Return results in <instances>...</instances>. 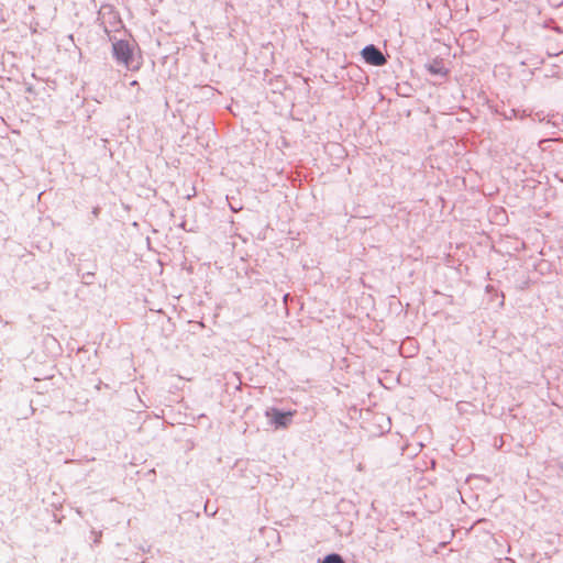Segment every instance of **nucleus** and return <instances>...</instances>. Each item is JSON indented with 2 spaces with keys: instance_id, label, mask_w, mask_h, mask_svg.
Returning a JSON list of instances; mask_svg holds the SVG:
<instances>
[{
  "instance_id": "nucleus-1",
  "label": "nucleus",
  "mask_w": 563,
  "mask_h": 563,
  "mask_svg": "<svg viewBox=\"0 0 563 563\" xmlns=\"http://www.w3.org/2000/svg\"><path fill=\"white\" fill-rule=\"evenodd\" d=\"M112 52L115 59L126 68L133 67V48L126 41H117L112 45Z\"/></svg>"
},
{
  "instance_id": "nucleus-2",
  "label": "nucleus",
  "mask_w": 563,
  "mask_h": 563,
  "mask_svg": "<svg viewBox=\"0 0 563 563\" xmlns=\"http://www.w3.org/2000/svg\"><path fill=\"white\" fill-rule=\"evenodd\" d=\"M364 60L373 66H383L386 64V58L383 53L374 45H367L362 49Z\"/></svg>"
},
{
  "instance_id": "nucleus-3",
  "label": "nucleus",
  "mask_w": 563,
  "mask_h": 563,
  "mask_svg": "<svg viewBox=\"0 0 563 563\" xmlns=\"http://www.w3.org/2000/svg\"><path fill=\"white\" fill-rule=\"evenodd\" d=\"M294 415H295V411L282 412V411L276 410V409H273L271 413H267V416L272 417L274 423L277 427H283V428H286L289 424L290 418Z\"/></svg>"
},
{
  "instance_id": "nucleus-4",
  "label": "nucleus",
  "mask_w": 563,
  "mask_h": 563,
  "mask_svg": "<svg viewBox=\"0 0 563 563\" xmlns=\"http://www.w3.org/2000/svg\"><path fill=\"white\" fill-rule=\"evenodd\" d=\"M322 563H342V560L338 554H330L323 560Z\"/></svg>"
},
{
  "instance_id": "nucleus-5",
  "label": "nucleus",
  "mask_w": 563,
  "mask_h": 563,
  "mask_svg": "<svg viewBox=\"0 0 563 563\" xmlns=\"http://www.w3.org/2000/svg\"><path fill=\"white\" fill-rule=\"evenodd\" d=\"M429 70H430L431 73H433V74H437V73H438L437 68H433V67H430V68H429Z\"/></svg>"
},
{
  "instance_id": "nucleus-6",
  "label": "nucleus",
  "mask_w": 563,
  "mask_h": 563,
  "mask_svg": "<svg viewBox=\"0 0 563 563\" xmlns=\"http://www.w3.org/2000/svg\"><path fill=\"white\" fill-rule=\"evenodd\" d=\"M131 85H132V86H136V85H137V81H136V80H134V81H132V82H131Z\"/></svg>"
}]
</instances>
